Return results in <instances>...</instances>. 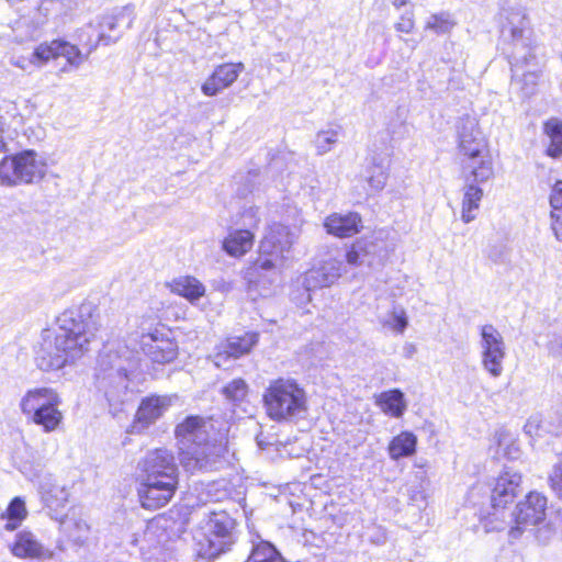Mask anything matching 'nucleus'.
I'll list each match as a JSON object with an SVG mask.
<instances>
[{
  "mask_svg": "<svg viewBox=\"0 0 562 562\" xmlns=\"http://www.w3.org/2000/svg\"><path fill=\"white\" fill-rule=\"evenodd\" d=\"M222 393L226 400L239 403L247 396L248 385L243 379H235L223 387Z\"/></svg>",
  "mask_w": 562,
  "mask_h": 562,
  "instance_id": "35",
  "label": "nucleus"
},
{
  "mask_svg": "<svg viewBox=\"0 0 562 562\" xmlns=\"http://www.w3.org/2000/svg\"><path fill=\"white\" fill-rule=\"evenodd\" d=\"M367 251L363 247L358 243L351 247L350 250L346 254V261L350 266H361L367 262Z\"/></svg>",
  "mask_w": 562,
  "mask_h": 562,
  "instance_id": "41",
  "label": "nucleus"
},
{
  "mask_svg": "<svg viewBox=\"0 0 562 562\" xmlns=\"http://www.w3.org/2000/svg\"><path fill=\"white\" fill-rule=\"evenodd\" d=\"M367 173L370 189L373 192H380L385 187L389 177V160L383 157H373Z\"/></svg>",
  "mask_w": 562,
  "mask_h": 562,
  "instance_id": "30",
  "label": "nucleus"
},
{
  "mask_svg": "<svg viewBox=\"0 0 562 562\" xmlns=\"http://www.w3.org/2000/svg\"><path fill=\"white\" fill-rule=\"evenodd\" d=\"M140 348L153 362L160 364L173 361L178 355L177 344L158 330L142 335Z\"/></svg>",
  "mask_w": 562,
  "mask_h": 562,
  "instance_id": "15",
  "label": "nucleus"
},
{
  "mask_svg": "<svg viewBox=\"0 0 562 562\" xmlns=\"http://www.w3.org/2000/svg\"><path fill=\"white\" fill-rule=\"evenodd\" d=\"M140 504L147 509H157L170 502L179 483L178 467L173 454L167 449H155L138 462Z\"/></svg>",
  "mask_w": 562,
  "mask_h": 562,
  "instance_id": "3",
  "label": "nucleus"
},
{
  "mask_svg": "<svg viewBox=\"0 0 562 562\" xmlns=\"http://www.w3.org/2000/svg\"><path fill=\"white\" fill-rule=\"evenodd\" d=\"M91 303L65 310L56 318V327L44 329L34 347L36 367L44 371H58L75 363L88 350L98 330Z\"/></svg>",
  "mask_w": 562,
  "mask_h": 562,
  "instance_id": "1",
  "label": "nucleus"
},
{
  "mask_svg": "<svg viewBox=\"0 0 562 562\" xmlns=\"http://www.w3.org/2000/svg\"><path fill=\"white\" fill-rule=\"evenodd\" d=\"M417 352V348L414 344L412 342H406L404 346H403V355L405 358L407 359H411L413 358V356Z\"/></svg>",
  "mask_w": 562,
  "mask_h": 562,
  "instance_id": "48",
  "label": "nucleus"
},
{
  "mask_svg": "<svg viewBox=\"0 0 562 562\" xmlns=\"http://www.w3.org/2000/svg\"><path fill=\"white\" fill-rule=\"evenodd\" d=\"M258 341V334L246 333L240 337H233L223 346V350L215 356V364L222 367L228 359H237L248 353Z\"/></svg>",
  "mask_w": 562,
  "mask_h": 562,
  "instance_id": "22",
  "label": "nucleus"
},
{
  "mask_svg": "<svg viewBox=\"0 0 562 562\" xmlns=\"http://www.w3.org/2000/svg\"><path fill=\"white\" fill-rule=\"evenodd\" d=\"M25 504L24 502L15 497L8 506L7 517L9 522L7 524V529L13 530L16 528L18 522H20L25 517Z\"/></svg>",
  "mask_w": 562,
  "mask_h": 562,
  "instance_id": "38",
  "label": "nucleus"
},
{
  "mask_svg": "<svg viewBox=\"0 0 562 562\" xmlns=\"http://www.w3.org/2000/svg\"><path fill=\"white\" fill-rule=\"evenodd\" d=\"M481 356L482 367L491 376L502 375L503 361L506 356V346L501 333L491 324L481 327Z\"/></svg>",
  "mask_w": 562,
  "mask_h": 562,
  "instance_id": "11",
  "label": "nucleus"
},
{
  "mask_svg": "<svg viewBox=\"0 0 562 562\" xmlns=\"http://www.w3.org/2000/svg\"><path fill=\"white\" fill-rule=\"evenodd\" d=\"M551 357L562 361V334H554L547 344Z\"/></svg>",
  "mask_w": 562,
  "mask_h": 562,
  "instance_id": "43",
  "label": "nucleus"
},
{
  "mask_svg": "<svg viewBox=\"0 0 562 562\" xmlns=\"http://www.w3.org/2000/svg\"><path fill=\"white\" fill-rule=\"evenodd\" d=\"M244 68L243 63H227L217 66L213 74L202 85V92L207 97L216 95L223 89L233 85Z\"/></svg>",
  "mask_w": 562,
  "mask_h": 562,
  "instance_id": "19",
  "label": "nucleus"
},
{
  "mask_svg": "<svg viewBox=\"0 0 562 562\" xmlns=\"http://www.w3.org/2000/svg\"><path fill=\"white\" fill-rule=\"evenodd\" d=\"M417 438L413 432L403 431L395 436L389 445V454L392 460L411 457L416 451Z\"/></svg>",
  "mask_w": 562,
  "mask_h": 562,
  "instance_id": "29",
  "label": "nucleus"
},
{
  "mask_svg": "<svg viewBox=\"0 0 562 562\" xmlns=\"http://www.w3.org/2000/svg\"><path fill=\"white\" fill-rule=\"evenodd\" d=\"M58 57L66 58L68 65L75 68H78L88 58L87 54L76 45L66 41L55 40L50 43H42L38 45L34 49L30 61L41 67L50 59Z\"/></svg>",
  "mask_w": 562,
  "mask_h": 562,
  "instance_id": "12",
  "label": "nucleus"
},
{
  "mask_svg": "<svg viewBox=\"0 0 562 562\" xmlns=\"http://www.w3.org/2000/svg\"><path fill=\"white\" fill-rule=\"evenodd\" d=\"M521 475L509 469L505 470L496 480L491 493V505L506 507L518 493L521 492Z\"/></svg>",
  "mask_w": 562,
  "mask_h": 562,
  "instance_id": "17",
  "label": "nucleus"
},
{
  "mask_svg": "<svg viewBox=\"0 0 562 562\" xmlns=\"http://www.w3.org/2000/svg\"><path fill=\"white\" fill-rule=\"evenodd\" d=\"M254 234L249 229H235L223 241V249L233 257H240L251 249Z\"/></svg>",
  "mask_w": 562,
  "mask_h": 562,
  "instance_id": "26",
  "label": "nucleus"
},
{
  "mask_svg": "<svg viewBox=\"0 0 562 562\" xmlns=\"http://www.w3.org/2000/svg\"><path fill=\"white\" fill-rule=\"evenodd\" d=\"M213 425L200 416H188L176 427L179 461L187 472L213 471L221 464L223 448L211 440Z\"/></svg>",
  "mask_w": 562,
  "mask_h": 562,
  "instance_id": "2",
  "label": "nucleus"
},
{
  "mask_svg": "<svg viewBox=\"0 0 562 562\" xmlns=\"http://www.w3.org/2000/svg\"><path fill=\"white\" fill-rule=\"evenodd\" d=\"M38 492L45 506L56 514L68 503L69 493L67 488L58 485L50 474H46L41 479Z\"/></svg>",
  "mask_w": 562,
  "mask_h": 562,
  "instance_id": "20",
  "label": "nucleus"
},
{
  "mask_svg": "<svg viewBox=\"0 0 562 562\" xmlns=\"http://www.w3.org/2000/svg\"><path fill=\"white\" fill-rule=\"evenodd\" d=\"M45 172L46 166L37 159V154L34 150H24L7 156L0 161V182L4 186L33 183L41 180Z\"/></svg>",
  "mask_w": 562,
  "mask_h": 562,
  "instance_id": "8",
  "label": "nucleus"
},
{
  "mask_svg": "<svg viewBox=\"0 0 562 562\" xmlns=\"http://www.w3.org/2000/svg\"><path fill=\"white\" fill-rule=\"evenodd\" d=\"M550 481L553 488L562 490V461L554 465L550 474Z\"/></svg>",
  "mask_w": 562,
  "mask_h": 562,
  "instance_id": "47",
  "label": "nucleus"
},
{
  "mask_svg": "<svg viewBox=\"0 0 562 562\" xmlns=\"http://www.w3.org/2000/svg\"><path fill=\"white\" fill-rule=\"evenodd\" d=\"M207 517V530L215 539H209L210 546L205 554L209 558H214L226 550L235 520L226 510H210Z\"/></svg>",
  "mask_w": 562,
  "mask_h": 562,
  "instance_id": "13",
  "label": "nucleus"
},
{
  "mask_svg": "<svg viewBox=\"0 0 562 562\" xmlns=\"http://www.w3.org/2000/svg\"><path fill=\"white\" fill-rule=\"evenodd\" d=\"M481 524L486 532L501 531L507 526L510 528L514 525L510 514L506 515L505 507H496L493 505L492 512L481 519Z\"/></svg>",
  "mask_w": 562,
  "mask_h": 562,
  "instance_id": "32",
  "label": "nucleus"
},
{
  "mask_svg": "<svg viewBox=\"0 0 562 562\" xmlns=\"http://www.w3.org/2000/svg\"><path fill=\"white\" fill-rule=\"evenodd\" d=\"M98 366L97 386L103 392L111 414L116 416L133 397L128 389V372L137 366L136 355L126 346L116 350L110 348L99 356Z\"/></svg>",
  "mask_w": 562,
  "mask_h": 562,
  "instance_id": "4",
  "label": "nucleus"
},
{
  "mask_svg": "<svg viewBox=\"0 0 562 562\" xmlns=\"http://www.w3.org/2000/svg\"><path fill=\"white\" fill-rule=\"evenodd\" d=\"M552 211H562V180L555 182L550 195Z\"/></svg>",
  "mask_w": 562,
  "mask_h": 562,
  "instance_id": "44",
  "label": "nucleus"
},
{
  "mask_svg": "<svg viewBox=\"0 0 562 562\" xmlns=\"http://www.w3.org/2000/svg\"><path fill=\"white\" fill-rule=\"evenodd\" d=\"M76 525H77V527H78L80 530H82V529H86V530H87V529H88V526L86 525V522H78V524H76Z\"/></svg>",
  "mask_w": 562,
  "mask_h": 562,
  "instance_id": "53",
  "label": "nucleus"
},
{
  "mask_svg": "<svg viewBox=\"0 0 562 562\" xmlns=\"http://www.w3.org/2000/svg\"><path fill=\"white\" fill-rule=\"evenodd\" d=\"M77 40L81 49L88 57L100 43L103 45H110L111 43H115L119 40V36H111L104 31H99L93 23H88L78 30Z\"/></svg>",
  "mask_w": 562,
  "mask_h": 562,
  "instance_id": "23",
  "label": "nucleus"
},
{
  "mask_svg": "<svg viewBox=\"0 0 562 562\" xmlns=\"http://www.w3.org/2000/svg\"><path fill=\"white\" fill-rule=\"evenodd\" d=\"M324 225L328 234L339 238H346L360 232L362 221L360 215L355 212L347 214L334 213L326 218Z\"/></svg>",
  "mask_w": 562,
  "mask_h": 562,
  "instance_id": "21",
  "label": "nucleus"
},
{
  "mask_svg": "<svg viewBox=\"0 0 562 562\" xmlns=\"http://www.w3.org/2000/svg\"><path fill=\"white\" fill-rule=\"evenodd\" d=\"M395 29L401 33H411L414 29L413 13L407 12L403 14L400 21L396 23Z\"/></svg>",
  "mask_w": 562,
  "mask_h": 562,
  "instance_id": "46",
  "label": "nucleus"
},
{
  "mask_svg": "<svg viewBox=\"0 0 562 562\" xmlns=\"http://www.w3.org/2000/svg\"><path fill=\"white\" fill-rule=\"evenodd\" d=\"M58 407L48 406L32 415L29 419L41 426L45 432H52L58 428L63 420V414Z\"/></svg>",
  "mask_w": 562,
  "mask_h": 562,
  "instance_id": "31",
  "label": "nucleus"
},
{
  "mask_svg": "<svg viewBox=\"0 0 562 562\" xmlns=\"http://www.w3.org/2000/svg\"><path fill=\"white\" fill-rule=\"evenodd\" d=\"M382 325L398 334H403L408 325L405 311L402 307H393V310L382 321Z\"/></svg>",
  "mask_w": 562,
  "mask_h": 562,
  "instance_id": "37",
  "label": "nucleus"
},
{
  "mask_svg": "<svg viewBox=\"0 0 562 562\" xmlns=\"http://www.w3.org/2000/svg\"><path fill=\"white\" fill-rule=\"evenodd\" d=\"M452 26L453 23L448 13L432 14L426 23V29L437 34L447 33Z\"/></svg>",
  "mask_w": 562,
  "mask_h": 562,
  "instance_id": "40",
  "label": "nucleus"
},
{
  "mask_svg": "<svg viewBox=\"0 0 562 562\" xmlns=\"http://www.w3.org/2000/svg\"><path fill=\"white\" fill-rule=\"evenodd\" d=\"M296 239V235L285 225L274 223L260 243L259 249L263 255L284 257Z\"/></svg>",
  "mask_w": 562,
  "mask_h": 562,
  "instance_id": "16",
  "label": "nucleus"
},
{
  "mask_svg": "<svg viewBox=\"0 0 562 562\" xmlns=\"http://www.w3.org/2000/svg\"><path fill=\"white\" fill-rule=\"evenodd\" d=\"M459 148L467 157L464 172H470L474 181L485 182L494 175L493 162L486 140L473 119L463 120L458 131Z\"/></svg>",
  "mask_w": 562,
  "mask_h": 562,
  "instance_id": "7",
  "label": "nucleus"
},
{
  "mask_svg": "<svg viewBox=\"0 0 562 562\" xmlns=\"http://www.w3.org/2000/svg\"><path fill=\"white\" fill-rule=\"evenodd\" d=\"M11 551L18 558L41 559L49 557L48 551L35 539L34 535L27 531L16 535Z\"/></svg>",
  "mask_w": 562,
  "mask_h": 562,
  "instance_id": "25",
  "label": "nucleus"
},
{
  "mask_svg": "<svg viewBox=\"0 0 562 562\" xmlns=\"http://www.w3.org/2000/svg\"><path fill=\"white\" fill-rule=\"evenodd\" d=\"M3 121H2V117H0V151H5L7 150V144L3 140Z\"/></svg>",
  "mask_w": 562,
  "mask_h": 562,
  "instance_id": "51",
  "label": "nucleus"
},
{
  "mask_svg": "<svg viewBox=\"0 0 562 562\" xmlns=\"http://www.w3.org/2000/svg\"><path fill=\"white\" fill-rule=\"evenodd\" d=\"M171 292L194 303L205 294V286L194 277H180L171 283Z\"/></svg>",
  "mask_w": 562,
  "mask_h": 562,
  "instance_id": "27",
  "label": "nucleus"
},
{
  "mask_svg": "<svg viewBox=\"0 0 562 562\" xmlns=\"http://www.w3.org/2000/svg\"><path fill=\"white\" fill-rule=\"evenodd\" d=\"M339 130L329 128L317 133L314 144L318 155L328 153L333 146L338 142Z\"/></svg>",
  "mask_w": 562,
  "mask_h": 562,
  "instance_id": "36",
  "label": "nucleus"
},
{
  "mask_svg": "<svg viewBox=\"0 0 562 562\" xmlns=\"http://www.w3.org/2000/svg\"><path fill=\"white\" fill-rule=\"evenodd\" d=\"M268 416L276 422H288L302 417L307 409L306 393L292 379L270 382L263 394Z\"/></svg>",
  "mask_w": 562,
  "mask_h": 562,
  "instance_id": "5",
  "label": "nucleus"
},
{
  "mask_svg": "<svg viewBox=\"0 0 562 562\" xmlns=\"http://www.w3.org/2000/svg\"><path fill=\"white\" fill-rule=\"evenodd\" d=\"M246 562H285L280 552L269 542L261 541L254 546Z\"/></svg>",
  "mask_w": 562,
  "mask_h": 562,
  "instance_id": "33",
  "label": "nucleus"
},
{
  "mask_svg": "<svg viewBox=\"0 0 562 562\" xmlns=\"http://www.w3.org/2000/svg\"><path fill=\"white\" fill-rule=\"evenodd\" d=\"M465 182L461 218L464 223H470L476 217L475 212L480 207L483 190L476 186V183L482 182L474 181L470 172L465 176Z\"/></svg>",
  "mask_w": 562,
  "mask_h": 562,
  "instance_id": "24",
  "label": "nucleus"
},
{
  "mask_svg": "<svg viewBox=\"0 0 562 562\" xmlns=\"http://www.w3.org/2000/svg\"><path fill=\"white\" fill-rule=\"evenodd\" d=\"M525 432L532 436L533 434H537L538 430V424L537 420L530 419L527 422V424L524 427Z\"/></svg>",
  "mask_w": 562,
  "mask_h": 562,
  "instance_id": "50",
  "label": "nucleus"
},
{
  "mask_svg": "<svg viewBox=\"0 0 562 562\" xmlns=\"http://www.w3.org/2000/svg\"><path fill=\"white\" fill-rule=\"evenodd\" d=\"M530 22L520 10L507 12L501 30V48L512 66L531 65L536 59Z\"/></svg>",
  "mask_w": 562,
  "mask_h": 562,
  "instance_id": "6",
  "label": "nucleus"
},
{
  "mask_svg": "<svg viewBox=\"0 0 562 562\" xmlns=\"http://www.w3.org/2000/svg\"><path fill=\"white\" fill-rule=\"evenodd\" d=\"M376 405L383 413L395 418L401 417L406 411L404 393L397 389L382 392L376 398Z\"/></svg>",
  "mask_w": 562,
  "mask_h": 562,
  "instance_id": "28",
  "label": "nucleus"
},
{
  "mask_svg": "<svg viewBox=\"0 0 562 562\" xmlns=\"http://www.w3.org/2000/svg\"><path fill=\"white\" fill-rule=\"evenodd\" d=\"M257 265H258L262 270H270V269L274 268L276 262H274L273 258H263V259H259V260L257 261Z\"/></svg>",
  "mask_w": 562,
  "mask_h": 562,
  "instance_id": "49",
  "label": "nucleus"
},
{
  "mask_svg": "<svg viewBox=\"0 0 562 562\" xmlns=\"http://www.w3.org/2000/svg\"><path fill=\"white\" fill-rule=\"evenodd\" d=\"M61 400L52 387H35L29 390L20 401V409L27 418L35 413L48 407L59 406Z\"/></svg>",
  "mask_w": 562,
  "mask_h": 562,
  "instance_id": "18",
  "label": "nucleus"
},
{
  "mask_svg": "<svg viewBox=\"0 0 562 562\" xmlns=\"http://www.w3.org/2000/svg\"><path fill=\"white\" fill-rule=\"evenodd\" d=\"M544 130L550 138L547 154L553 158L560 157L562 155V122L552 119L546 123Z\"/></svg>",
  "mask_w": 562,
  "mask_h": 562,
  "instance_id": "34",
  "label": "nucleus"
},
{
  "mask_svg": "<svg viewBox=\"0 0 562 562\" xmlns=\"http://www.w3.org/2000/svg\"><path fill=\"white\" fill-rule=\"evenodd\" d=\"M345 271L344 261L336 258L325 260L319 267L313 268L302 277L304 292L302 297L293 296L297 304H306L311 301V292L316 289L330 286Z\"/></svg>",
  "mask_w": 562,
  "mask_h": 562,
  "instance_id": "10",
  "label": "nucleus"
},
{
  "mask_svg": "<svg viewBox=\"0 0 562 562\" xmlns=\"http://www.w3.org/2000/svg\"><path fill=\"white\" fill-rule=\"evenodd\" d=\"M547 498L538 493L530 492L526 498L519 502L514 512L510 513L514 525L508 530L512 540H517L530 527L544 520Z\"/></svg>",
  "mask_w": 562,
  "mask_h": 562,
  "instance_id": "9",
  "label": "nucleus"
},
{
  "mask_svg": "<svg viewBox=\"0 0 562 562\" xmlns=\"http://www.w3.org/2000/svg\"><path fill=\"white\" fill-rule=\"evenodd\" d=\"M408 0H392V4L396 8H401L407 3Z\"/></svg>",
  "mask_w": 562,
  "mask_h": 562,
  "instance_id": "52",
  "label": "nucleus"
},
{
  "mask_svg": "<svg viewBox=\"0 0 562 562\" xmlns=\"http://www.w3.org/2000/svg\"><path fill=\"white\" fill-rule=\"evenodd\" d=\"M551 229L557 240L562 241V211H551Z\"/></svg>",
  "mask_w": 562,
  "mask_h": 562,
  "instance_id": "45",
  "label": "nucleus"
},
{
  "mask_svg": "<svg viewBox=\"0 0 562 562\" xmlns=\"http://www.w3.org/2000/svg\"><path fill=\"white\" fill-rule=\"evenodd\" d=\"M125 22V27L128 29L131 26V20L124 13H120L115 16H104L102 20L95 25L99 31H104L106 34L112 35V32L116 31L120 25ZM114 36H121V33L115 34Z\"/></svg>",
  "mask_w": 562,
  "mask_h": 562,
  "instance_id": "39",
  "label": "nucleus"
},
{
  "mask_svg": "<svg viewBox=\"0 0 562 562\" xmlns=\"http://www.w3.org/2000/svg\"><path fill=\"white\" fill-rule=\"evenodd\" d=\"M260 223V217L258 216V207L249 206L245 209L241 213L240 224L246 227L245 229L257 228Z\"/></svg>",
  "mask_w": 562,
  "mask_h": 562,
  "instance_id": "42",
  "label": "nucleus"
},
{
  "mask_svg": "<svg viewBox=\"0 0 562 562\" xmlns=\"http://www.w3.org/2000/svg\"><path fill=\"white\" fill-rule=\"evenodd\" d=\"M173 398L176 396L169 395H149L144 397L136 412L133 428L136 431H142L153 425L169 409Z\"/></svg>",
  "mask_w": 562,
  "mask_h": 562,
  "instance_id": "14",
  "label": "nucleus"
},
{
  "mask_svg": "<svg viewBox=\"0 0 562 562\" xmlns=\"http://www.w3.org/2000/svg\"><path fill=\"white\" fill-rule=\"evenodd\" d=\"M258 446H259L260 448H263V447H262V442H261V441H258Z\"/></svg>",
  "mask_w": 562,
  "mask_h": 562,
  "instance_id": "54",
  "label": "nucleus"
}]
</instances>
